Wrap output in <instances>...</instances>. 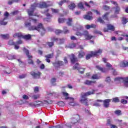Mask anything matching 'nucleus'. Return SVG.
Returning <instances> with one entry per match:
<instances>
[{
  "mask_svg": "<svg viewBox=\"0 0 128 128\" xmlns=\"http://www.w3.org/2000/svg\"><path fill=\"white\" fill-rule=\"evenodd\" d=\"M53 3L52 1H47L46 2H40V4H34L33 5L31 6V7L30 9L26 10V12L29 16H38L40 17V16L38 13H34V10H36V8L38 6V8H48V6H52Z\"/></svg>",
  "mask_w": 128,
  "mask_h": 128,
  "instance_id": "nucleus-1",
  "label": "nucleus"
},
{
  "mask_svg": "<svg viewBox=\"0 0 128 128\" xmlns=\"http://www.w3.org/2000/svg\"><path fill=\"white\" fill-rule=\"evenodd\" d=\"M74 30H77V32H76V36H84L86 40H92V38H94V36H92L90 34H89L87 30H85L83 33H82V30H84V28L80 25H78V28L76 29V27H74Z\"/></svg>",
  "mask_w": 128,
  "mask_h": 128,
  "instance_id": "nucleus-2",
  "label": "nucleus"
},
{
  "mask_svg": "<svg viewBox=\"0 0 128 128\" xmlns=\"http://www.w3.org/2000/svg\"><path fill=\"white\" fill-rule=\"evenodd\" d=\"M29 30H38L42 36H44L46 34V29L44 28V26L42 23H39L37 26H32L29 27Z\"/></svg>",
  "mask_w": 128,
  "mask_h": 128,
  "instance_id": "nucleus-3",
  "label": "nucleus"
},
{
  "mask_svg": "<svg viewBox=\"0 0 128 128\" xmlns=\"http://www.w3.org/2000/svg\"><path fill=\"white\" fill-rule=\"evenodd\" d=\"M94 94V90L88 91L85 93H82L81 98L80 99V102L82 104H88V99H86V96H90V94Z\"/></svg>",
  "mask_w": 128,
  "mask_h": 128,
  "instance_id": "nucleus-4",
  "label": "nucleus"
},
{
  "mask_svg": "<svg viewBox=\"0 0 128 128\" xmlns=\"http://www.w3.org/2000/svg\"><path fill=\"white\" fill-rule=\"evenodd\" d=\"M114 82L116 84L124 82V86H128V77H117L114 79Z\"/></svg>",
  "mask_w": 128,
  "mask_h": 128,
  "instance_id": "nucleus-5",
  "label": "nucleus"
},
{
  "mask_svg": "<svg viewBox=\"0 0 128 128\" xmlns=\"http://www.w3.org/2000/svg\"><path fill=\"white\" fill-rule=\"evenodd\" d=\"M78 120H80V116L76 115L72 118L71 123H67L65 126H66L67 128H70L74 124H76Z\"/></svg>",
  "mask_w": 128,
  "mask_h": 128,
  "instance_id": "nucleus-6",
  "label": "nucleus"
},
{
  "mask_svg": "<svg viewBox=\"0 0 128 128\" xmlns=\"http://www.w3.org/2000/svg\"><path fill=\"white\" fill-rule=\"evenodd\" d=\"M102 49L98 50V51L94 52L91 51L90 54H88L86 56V60H90V58L92 56H100V54H102Z\"/></svg>",
  "mask_w": 128,
  "mask_h": 128,
  "instance_id": "nucleus-7",
  "label": "nucleus"
},
{
  "mask_svg": "<svg viewBox=\"0 0 128 128\" xmlns=\"http://www.w3.org/2000/svg\"><path fill=\"white\" fill-rule=\"evenodd\" d=\"M111 4H114L115 6V7L112 8V10H114L115 14H120V6H118V4L116 2L111 0L110 1Z\"/></svg>",
  "mask_w": 128,
  "mask_h": 128,
  "instance_id": "nucleus-8",
  "label": "nucleus"
},
{
  "mask_svg": "<svg viewBox=\"0 0 128 128\" xmlns=\"http://www.w3.org/2000/svg\"><path fill=\"white\" fill-rule=\"evenodd\" d=\"M13 36H14V38H24L25 40H30V34L24 36V35H22V34L21 32L15 33L13 35Z\"/></svg>",
  "mask_w": 128,
  "mask_h": 128,
  "instance_id": "nucleus-9",
  "label": "nucleus"
},
{
  "mask_svg": "<svg viewBox=\"0 0 128 128\" xmlns=\"http://www.w3.org/2000/svg\"><path fill=\"white\" fill-rule=\"evenodd\" d=\"M74 70H78L80 74H84V68H80V65L76 63L75 65L73 66Z\"/></svg>",
  "mask_w": 128,
  "mask_h": 128,
  "instance_id": "nucleus-10",
  "label": "nucleus"
},
{
  "mask_svg": "<svg viewBox=\"0 0 128 128\" xmlns=\"http://www.w3.org/2000/svg\"><path fill=\"white\" fill-rule=\"evenodd\" d=\"M24 52H26L28 58V63L32 64H34L32 60V56L30 55H28V50H27L26 49V48H24Z\"/></svg>",
  "mask_w": 128,
  "mask_h": 128,
  "instance_id": "nucleus-11",
  "label": "nucleus"
},
{
  "mask_svg": "<svg viewBox=\"0 0 128 128\" xmlns=\"http://www.w3.org/2000/svg\"><path fill=\"white\" fill-rule=\"evenodd\" d=\"M84 4L88 8H90V5L88 4L86 2H80L78 4V8H80L81 10H84Z\"/></svg>",
  "mask_w": 128,
  "mask_h": 128,
  "instance_id": "nucleus-12",
  "label": "nucleus"
},
{
  "mask_svg": "<svg viewBox=\"0 0 128 128\" xmlns=\"http://www.w3.org/2000/svg\"><path fill=\"white\" fill-rule=\"evenodd\" d=\"M51 40L52 42H56L58 44H62L64 42V39H60L56 37H52Z\"/></svg>",
  "mask_w": 128,
  "mask_h": 128,
  "instance_id": "nucleus-13",
  "label": "nucleus"
},
{
  "mask_svg": "<svg viewBox=\"0 0 128 128\" xmlns=\"http://www.w3.org/2000/svg\"><path fill=\"white\" fill-rule=\"evenodd\" d=\"M107 28H104V32H108V30H112L114 32V27L112 24H107Z\"/></svg>",
  "mask_w": 128,
  "mask_h": 128,
  "instance_id": "nucleus-14",
  "label": "nucleus"
},
{
  "mask_svg": "<svg viewBox=\"0 0 128 128\" xmlns=\"http://www.w3.org/2000/svg\"><path fill=\"white\" fill-rule=\"evenodd\" d=\"M106 67L107 68L108 70H112V72L113 73V74L114 76L116 74V70H114V68H112V65L110 64L109 63H106Z\"/></svg>",
  "mask_w": 128,
  "mask_h": 128,
  "instance_id": "nucleus-15",
  "label": "nucleus"
},
{
  "mask_svg": "<svg viewBox=\"0 0 128 128\" xmlns=\"http://www.w3.org/2000/svg\"><path fill=\"white\" fill-rule=\"evenodd\" d=\"M70 59L72 64H74L76 62H78V58H76V56H74V54H72L70 56Z\"/></svg>",
  "mask_w": 128,
  "mask_h": 128,
  "instance_id": "nucleus-16",
  "label": "nucleus"
},
{
  "mask_svg": "<svg viewBox=\"0 0 128 128\" xmlns=\"http://www.w3.org/2000/svg\"><path fill=\"white\" fill-rule=\"evenodd\" d=\"M50 10H52V12H54V14H58V9H54L52 8H50V9H46L43 12L44 14H45V12H50Z\"/></svg>",
  "mask_w": 128,
  "mask_h": 128,
  "instance_id": "nucleus-17",
  "label": "nucleus"
},
{
  "mask_svg": "<svg viewBox=\"0 0 128 128\" xmlns=\"http://www.w3.org/2000/svg\"><path fill=\"white\" fill-rule=\"evenodd\" d=\"M64 96H66L65 100H74V98L68 97V94L66 92H62Z\"/></svg>",
  "mask_w": 128,
  "mask_h": 128,
  "instance_id": "nucleus-18",
  "label": "nucleus"
},
{
  "mask_svg": "<svg viewBox=\"0 0 128 128\" xmlns=\"http://www.w3.org/2000/svg\"><path fill=\"white\" fill-rule=\"evenodd\" d=\"M40 74H42V73H40V72H31V75L32 76L34 77L35 78H38Z\"/></svg>",
  "mask_w": 128,
  "mask_h": 128,
  "instance_id": "nucleus-19",
  "label": "nucleus"
},
{
  "mask_svg": "<svg viewBox=\"0 0 128 128\" xmlns=\"http://www.w3.org/2000/svg\"><path fill=\"white\" fill-rule=\"evenodd\" d=\"M52 56H54V53L46 55L45 56V58H46V62H50V58H52Z\"/></svg>",
  "mask_w": 128,
  "mask_h": 128,
  "instance_id": "nucleus-20",
  "label": "nucleus"
},
{
  "mask_svg": "<svg viewBox=\"0 0 128 128\" xmlns=\"http://www.w3.org/2000/svg\"><path fill=\"white\" fill-rule=\"evenodd\" d=\"M120 68H126V66H128V62L127 61H122L120 62Z\"/></svg>",
  "mask_w": 128,
  "mask_h": 128,
  "instance_id": "nucleus-21",
  "label": "nucleus"
},
{
  "mask_svg": "<svg viewBox=\"0 0 128 128\" xmlns=\"http://www.w3.org/2000/svg\"><path fill=\"white\" fill-rule=\"evenodd\" d=\"M102 102H104V106L105 108H108V106H110V100L107 99L104 101H102Z\"/></svg>",
  "mask_w": 128,
  "mask_h": 128,
  "instance_id": "nucleus-22",
  "label": "nucleus"
},
{
  "mask_svg": "<svg viewBox=\"0 0 128 128\" xmlns=\"http://www.w3.org/2000/svg\"><path fill=\"white\" fill-rule=\"evenodd\" d=\"M53 64L54 66H64V62L62 61H56L54 63H53Z\"/></svg>",
  "mask_w": 128,
  "mask_h": 128,
  "instance_id": "nucleus-23",
  "label": "nucleus"
},
{
  "mask_svg": "<svg viewBox=\"0 0 128 128\" xmlns=\"http://www.w3.org/2000/svg\"><path fill=\"white\" fill-rule=\"evenodd\" d=\"M96 26L94 24H92L91 25H85V28L86 30H90V28H96Z\"/></svg>",
  "mask_w": 128,
  "mask_h": 128,
  "instance_id": "nucleus-24",
  "label": "nucleus"
},
{
  "mask_svg": "<svg viewBox=\"0 0 128 128\" xmlns=\"http://www.w3.org/2000/svg\"><path fill=\"white\" fill-rule=\"evenodd\" d=\"M68 8L70 10H73L76 8V4L72 2L68 6Z\"/></svg>",
  "mask_w": 128,
  "mask_h": 128,
  "instance_id": "nucleus-25",
  "label": "nucleus"
},
{
  "mask_svg": "<svg viewBox=\"0 0 128 128\" xmlns=\"http://www.w3.org/2000/svg\"><path fill=\"white\" fill-rule=\"evenodd\" d=\"M102 102V100H96V102L94 104V106H100Z\"/></svg>",
  "mask_w": 128,
  "mask_h": 128,
  "instance_id": "nucleus-26",
  "label": "nucleus"
},
{
  "mask_svg": "<svg viewBox=\"0 0 128 128\" xmlns=\"http://www.w3.org/2000/svg\"><path fill=\"white\" fill-rule=\"evenodd\" d=\"M85 84H87L88 86H92V84H96V81H90L89 80H86L84 82Z\"/></svg>",
  "mask_w": 128,
  "mask_h": 128,
  "instance_id": "nucleus-27",
  "label": "nucleus"
},
{
  "mask_svg": "<svg viewBox=\"0 0 128 128\" xmlns=\"http://www.w3.org/2000/svg\"><path fill=\"white\" fill-rule=\"evenodd\" d=\"M114 32L116 34H118V36H127L128 38V35H126L125 33L122 32L120 31H116Z\"/></svg>",
  "mask_w": 128,
  "mask_h": 128,
  "instance_id": "nucleus-28",
  "label": "nucleus"
},
{
  "mask_svg": "<svg viewBox=\"0 0 128 128\" xmlns=\"http://www.w3.org/2000/svg\"><path fill=\"white\" fill-rule=\"evenodd\" d=\"M8 24V21H6V18H4L2 20H0V26H6Z\"/></svg>",
  "mask_w": 128,
  "mask_h": 128,
  "instance_id": "nucleus-29",
  "label": "nucleus"
},
{
  "mask_svg": "<svg viewBox=\"0 0 128 128\" xmlns=\"http://www.w3.org/2000/svg\"><path fill=\"white\" fill-rule=\"evenodd\" d=\"M22 44V40H20L17 42H16V44H15V46H14L15 50H18V48H20V46H18L16 44Z\"/></svg>",
  "mask_w": 128,
  "mask_h": 128,
  "instance_id": "nucleus-30",
  "label": "nucleus"
},
{
  "mask_svg": "<svg viewBox=\"0 0 128 128\" xmlns=\"http://www.w3.org/2000/svg\"><path fill=\"white\" fill-rule=\"evenodd\" d=\"M84 52L80 51L78 52V58H84Z\"/></svg>",
  "mask_w": 128,
  "mask_h": 128,
  "instance_id": "nucleus-31",
  "label": "nucleus"
},
{
  "mask_svg": "<svg viewBox=\"0 0 128 128\" xmlns=\"http://www.w3.org/2000/svg\"><path fill=\"white\" fill-rule=\"evenodd\" d=\"M12 72V70H10V68L8 67H6L4 71V74H10Z\"/></svg>",
  "mask_w": 128,
  "mask_h": 128,
  "instance_id": "nucleus-32",
  "label": "nucleus"
},
{
  "mask_svg": "<svg viewBox=\"0 0 128 128\" xmlns=\"http://www.w3.org/2000/svg\"><path fill=\"white\" fill-rule=\"evenodd\" d=\"M69 2L70 0H61L60 2H58V4H59V6H62L64 4L68 2Z\"/></svg>",
  "mask_w": 128,
  "mask_h": 128,
  "instance_id": "nucleus-33",
  "label": "nucleus"
},
{
  "mask_svg": "<svg viewBox=\"0 0 128 128\" xmlns=\"http://www.w3.org/2000/svg\"><path fill=\"white\" fill-rule=\"evenodd\" d=\"M0 36L2 38H3V40H8V38H10V35L8 34H1Z\"/></svg>",
  "mask_w": 128,
  "mask_h": 128,
  "instance_id": "nucleus-34",
  "label": "nucleus"
},
{
  "mask_svg": "<svg viewBox=\"0 0 128 128\" xmlns=\"http://www.w3.org/2000/svg\"><path fill=\"white\" fill-rule=\"evenodd\" d=\"M8 60H16V55H9L8 56Z\"/></svg>",
  "mask_w": 128,
  "mask_h": 128,
  "instance_id": "nucleus-35",
  "label": "nucleus"
},
{
  "mask_svg": "<svg viewBox=\"0 0 128 128\" xmlns=\"http://www.w3.org/2000/svg\"><path fill=\"white\" fill-rule=\"evenodd\" d=\"M96 68L99 70H100L102 72H108V70L103 69L102 68H100V66H96Z\"/></svg>",
  "mask_w": 128,
  "mask_h": 128,
  "instance_id": "nucleus-36",
  "label": "nucleus"
},
{
  "mask_svg": "<svg viewBox=\"0 0 128 128\" xmlns=\"http://www.w3.org/2000/svg\"><path fill=\"white\" fill-rule=\"evenodd\" d=\"M92 78L93 80H98L99 78H100V75L94 74L92 76Z\"/></svg>",
  "mask_w": 128,
  "mask_h": 128,
  "instance_id": "nucleus-37",
  "label": "nucleus"
},
{
  "mask_svg": "<svg viewBox=\"0 0 128 128\" xmlns=\"http://www.w3.org/2000/svg\"><path fill=\"white\" fill-rule=\"evenodd\" d=\"M20 2V0H10L8 1V4H12L14 2Z\"/></svg>",
  "mask_w": 128,
  "mask_h": 128,
  "instance_id": "nucleus-38",
  "label": "nucleus"
},
{
  "mask_svg": "<svg viewBox=\"0 0 128 128\" xmlns=\"http://www.w3.org/2000/svg\"><path fill=\"white\" fill-rule=\"evenodd\" d=\"M84 18L85 20H92V16H90L88 15L84 16Z\"/></svg>",
  "mask_w": 128,
  "mask_h": 128,
  "instance_id": "nucleus-39",
  "label": "nucleus"
},
{
  "mask_svg": "<svg viewBox=\"0 0 128 128\" xmlns=\"http://www.w3.org/2000/svg\"><path fill=\"white\" fill-rule=\"evenodd\" d=\"M72 18H68L67 21V24L68 26H72Z\"/></svg>",
  "mask_w": 128,
  "mask_h": 128,
  "instance_id": "nucleus-40",
  "label": "nucleus"
},
{
  "mask_svg": "<svg viewBox=\"0 0 128 128\" xmlns=\"http://www.w3.org/2000/svg\"><path fill=\"white\" fill-rule=\"evenodd\" d=\"M71 100L72 102H70L69 103L70 106H76V102H74V100Z\"/></svg>",
  "mask_w": 128,
  "mask_h": 128,
  "instance_id": "nucleus-41",
  "label": "nucleus"
},
{
  "mask_svg": "<svg viewBox=\"0 0 128 128\" xmlns=\"http://www.w3.org/2000/svg\"><path fill=\"white\" fill-rule=\"evenodd\" d=\"M128 22V20L126 18H123L122 20V23L123 24H126Z\"/></svg>",
  "mask_w": 128,
  "mask_h": 128,
  "instance_id": "nucleus-42",
  "label": "nucleus"
},
{
  "mask_svg": "<svg viewBox=\"0 0 128 128\" xmlns=\"http://www.w3.org/2000/svg\"><path fill=\"white\" fill-rule=\"evenodd\" d=\"M112 124V120L110 118V119H108L107 120V124L109 126H112L110 124Z\"/></svg>",
  "mask_w": 128,
  "mask_h": 128,
  "instance_id": "nucleus-43",
  "label": "nucleus"
},
{
  "mask_svg": "<svg viewBox=\"0 0 128 128\" xmlns=\"http://www.w3.org/2000/svg\"><path fill=\"white\" fill-rule=\"evenodd\" d=\"M119 100L118 98L116 97L115 98H113L112 102H118Z\"/></svg>",
  "mask_w": 128,
  "mask_h": 128,
  "instance_id": "nucleus-44",
  "label": "nucleus"
},
{
  "mask_svg": "<svg viewBox=\"0 0 128 128\" xmlns=\"http://www.w3.org/2000/svg\"><path fill=\"white\" fill-rule=\"evenodd\" d=\"M58 106H64L65 104L64 102L62 101H60L58 103Z\"/></svg>",
  "mask_w": 128,
  "mask_h": 128,
  "instance_id": "nucleus-45",
  "label": "nucleus"
},
{
  "mask_svg": "<svg viewBox=\"0 0 128 128\" xmlns=\"http://www.w3.org/2000/svg\"><path fill=\"white\" fill-rule=\"evenodd\" d=\"M40 98L39 94L34 95L32 96V98H33V100H37V98Z\"/></svg>",
  "mask_w": 128,
  "mask_h": 128,
  "instance_id": "nucleus-46",
  "label": "nucleus"
},
{
  "mask_svg": "<svg viewBox=\"0 0 128 128\" xmlns=\"http://www.w3.org/2000/svg\"><path fill=\"white\" fill-rule=\"evenodd\" d=\"M109 14V12H106V14H105L103 16L104 20H108V16Z\"/></svg>",
  "mask_w": 128,
  "mask_h": 128,
  "instance_id": "nucleus-47",
  "label": "nucleus"
},
{
  "mask_svg": "<svg viewBox=\"0 0 128 128\" xmlns=\"http://www.w3.org/2000/svg\"><path fill=\"white\" fill-rule=\"evenodd\" d=\"M18 14V11L16 10V11L12 12L10 14H12V16H16V14Z\"/></svg>",
  "mask_w": 128,
  "mask_h": 128,
  "instance_id": "nucleus-48",
  "label": "nucleus"
},
{
  "mask_svg": "<svg viewBox=\"0 0 128 128\" xmlns=\"http://www.w3.org/2000/svg\"><path fill=\"white\" fill-rule=\"evenodd\" d=\"M116 114L117 116H120L122 114L120 113V110H116V111L114 112Z\"/></svg>",
  "mask_w": 128,
  "mask_h": 128,
  "instance_id": "nucleus-49",
  "label": "nucleus"
},
{
  "mask_svg": "<svg viewBox=\"0 0 128 128\" xmlns=\"http://www.w3.org/2000/svg\"><path fill=\"white\" fill-rule=\"evenodd\" d=\"M34 92H40V89L38 88V87L36 86L34 88Z\"/></svg>",
  "mask_w": 128,
  "mask_h": 128,
  "instance_id": "nucleus-50",
  "label": "nucleus"
},
{
  "mask_svg": "<svg viewBox=\"0 0 128 128\" xmlns=\"http://www.w3.org/2000/svg\"><path fill=\"white\" fill-rule=\"evenodd\" d=\"M58 20V22H60V24H62V22H64V21L66 20V19L59 18Z\"/></svg>",
  "mask_w": 128,
  "mask_h": 128,
  "instance_id": "nucleus-51",
  "label": "nucleus"
},
{
  "mask_svg": "<svg viewBox=\"0 0 128 128\" xmlns=\"http://www.w3.org/2000/svg\"><path fill=\"white\" fill-rule=\"evenodd\" d=\"M62 30H55V34H60L62 33Z\"/></svg>",
  "mask_w": 128,
  "mask_h": 128,
  "instance_id": "nucleus-52",
  "label": "nucleus"
},
{
  "mask_svg": "<svg viewBox=\"0 0 128 128\" xmlns=\"http://www.w3.org/2000/svg\"><path fill=\"white\" fill-rule=\"evenodd\" d=\"M26 76V74H22L20 76H19V78H24Z\"/></svg>",
  "mask_w": 128,
  "mask_h": 128,
  "instance_id": "nucleus-53",
  "label": "nucleus"
},
{
  "mask_svg": "<svg viewBox=\"0 0 128 128\" xmlns=\"http://www.w3.org/2000/svg\"><path fill=\"white\" fill-rule=\"evenodd\" d=\"M47 44L50 48L54 46V42H47Z\"/></svg>",
  "mask_w": 128,
  "mask_h": 128,
  "instance_id": "nucleus-54",
  "label": "nucleus"
},
{
  "mask_svg": "<svg viewBox=\"0 0 128 128\" xmlns=\"http://www.w3.org/2000/svg\"><path fill=\"white\" fill-rule=\"evenodd\" d=\"M103 8L104 10H110V7H108L107 6H103Z\"/></svg>",
  "mask_w": 128,
  "mask_h": 128,
  "instance_id": "nucleus-55",
  "label": "nucleus"
},
{
  "mask_svg": "<svg viewBox=\"0 0 128 128\" xmlns=\"http://www.w3.org/2000/svg\"><path fill=\"white\" fill-rule=\"evenodd\" d=\"M121 102L124 104H126L128 103V101L126 100L122 99L121 100Z\"/></svg>",
  "mask_w": 128,
  "mask_h": 128,
  "instance_id": "nucleus-56",
  "label": "nucleus"
},
{
  "mask_svg": "<svg viewBox=\"0 0 128 128\" xmlns=\"http://www.w3.org/2000/svg\"><path fill=\"white\" fill-rule=\"evenodd\" d=\"M112 80H110V77H107L106 78V80L105 81L106 82H111Z\"/></svg>",
  "mask_w": 128,
  "mask_h": 128,
  "instance_id": "nucleus-57",
  "label": "nucleus"
},
{
  "mask_svg": "<svg viewBox=\"0 0 128 128\" xmlns=\"http://www.w3.org/2000/svg\"><path fill=\"white\" fill-rule=\"evenodd\" d=\"M98 22H100V24H104V20L100 18H98Z\"/></svg>",
  "mask_w": 128,
  "mask_h": 128,
  "instance_id": "nucleus-58",
  "label": "nucleus"
},
{
  "mask_svg": "<svg viewBox=\"0 0 128 128\" xmlns=\"http://www.w3.org/2000/svg\"><path fill=\"white\" fill-rule=\"evenodd\" d=\"M22 98H24V100H28V96L24 94L22 96Z\"/></svg>",
  "mask_w": 128,
  "mask_h": 128,
  "instance_id": "nucleus-59",
  "label": "nucleus"
},
{
  "mask_svg": "<svg viewBox=\"0 0 128 128\" xmlns=\"http://www.w3.org/2000/svg\"><path fill=\"white\" fill-rule=\"evenodd\" d=\"M64 34H68L70 32L68 30L66 29V28H64Z\"/></svg>",
  "mask_w": 128,
  "mask_h": 128,
  "instance_id": "nucleus-60",
  "label": "nucleus"
},
{
  "mask_svg": "<svg viewBox=\"0 0 128 128\" xmlns=\"http://www.w3.org/2000/svg\"><path fill=\"white\" fill-rule=\"evenodd\" d=\"M56 78H52V80H51V82L52 84L54 85V82H56Z\"/></svg>",
  "mask_w": 128,
  "mask_h": 128,
  "instance_id": "nucleus-61",
  "label": "nucleus"
},
{
  "mask_svg": "<svg viewBox=\"0 0 128 128\" xmlns=\"http://www.w3.org/2000/svg\"><path fill=\"white\" fill-rule=\"evenodd\" d=\"M64 128V126L58 125L56 126L52 127V128Z\"/></svg>",
  "mask_w": 128,
  "mask_h": 128,
  "instance_id": "nucleus-62",
  "label": "nucleus"
},
{
  "mask_svg": "<svg viewBox=\"0 0 128 128\" xmlns=\"http://www.w3.org/2000/svg\"><path fill=\"white\" fill-rule=\"evenodd\" d=\"M4 16L5 18H6V20H8V13L7 12H6L4 14Z\"/></svg>",
  "mask_w": 128,
  "mask_h": 128,
  "instance_id": "nucleus-63",
  "label": "nucleus"
},
{
  "mask_svg": "<svg viewBox=\"0 0 128 128\" xmlns=\"http://www.w3.org/2000/svg\"><path fill=\"white\" fill-rule=\"evenodd\" d=\"M110 128H118V126H116V125L112 124L110 125Z\"/></svg>",
  "mask_w": 128,
  "mask_h": 128,
  "instance_id": "nucleus-64",
  "label": "nucleus"
}]
</instances>
